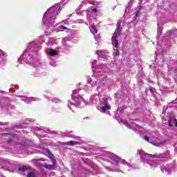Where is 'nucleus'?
<instances>
[{
	"instance_id": "5701e85b",
	"label": "nucleus",
	"mask_w": 177,
	"mask_h": 177,
	"mask_svg": "<svg viewBox=\"0 0 177 177\" xmlns=\"http://www.w3.org/2000/svg\"><path fill=\"white\" fill-rule=\"evenodd\" d=\"M91 32H92V34L95 35V34H97V29L96 28V27L94 26V24L93 26H91Z\"/></svg>"
},
{
	"instance_id": "20e7f679",
	"label": "nucleus",
	"mask_w": 177,
	"mask_h": 177,
	"mask_svg": "<svg viewBox=\"0 0 177 177\" xmlns=\"http://www.w3.org/2000/svg\"><path fill=\"white\" fill-rule=\"evenodd\" d=\"M90 104H98L100 103V106L97 109L102 113H105L111 109V106H110L109 103V98L106 97H103L101 100L100 94H95L94 95H91L89 101Z\"/></svg>"
},
{
	"instance_id": "f8f14e48",
	"label": "nucleus",
	"mask_w": 177,
	"mask_h": 177,
	"mask_svg": "<svg viewBox=\"0 0 177 177\" xmlns=\"http://www.w3.org/2000/svg\"><path fill=\"white\" fill-rule=\"evenodd\" d=\"M53 164H44V167L47 169H55L57 167V162L56 158L52 159Z\"/></svg>"
},
{
	"instance_id": "de8ad7c7",
	"label": "nucleus",
	"mask_w": 177,
	"mask_h": 177,
	"mask_svg": "<svg viewBox=\"0 0 177 177\" xmlns=\"http://www.w3.org/2000/svg\"><path fill=\"white\" fill-rule=\"evenodd\" d=\"M84 2H82L81 6L84 5Z\"/></svg>"
},
{
	"instance_id": "dca6fc26",
	"label": "nucleus",
	"mask_w": 177,
	"mask_h": 177,
	"mask_svg": "<svg viewBox=\"0 0 177 177\" xmlns=\"http://www.w3.org/2000/svg\"><path fill=\"white\" fill-rule=\"evenodd\" d=\"M21 100L24 101V102L30 104V102H32V101H37L38 98H36L35 97H28L24 95L21 97Z\"/></svg>"
},
{
	"instance_id": "8fccbe9b",
	"label": "nucleus",
	"mask_w": 177,
	"mask_h": 177,
	"mask_svg": "<svg viewBox=\"0 0 177 177\" xmlns=\"http://www.w3.org/2000/svg\"><path fill=\"white\" fill-rule=\"evenodd\" d=\"M162 61H165V58L162 59Z\"/></svg>"
},
{
	"instance_id": "4be33fe9",
	"label": "nucleus",
	"mask_w": 177,
	"mask_h": 177,
	"mask_svg": "<svg viewBox=\"0 0 177 177\" xmlns=\"http://www.w3.org/2000/svg\"><path fill=\"white\" fill-rule=\"evenodd\" d=\"M82 141H67L65 142L66 145H70V146H73V145H81Z\"/></svg>"
},
{
	"instance_id": "0eeeda50",
	"label": "nucleus",
	"mask_w": 177,
	"mask_h": 177,
	"mask_svg": "<svg viewBox=\"0 0 177 177\" xmlns=\"http://www.w3.org/2000/svg\"><path fill=\"white\" fill-rule=\"evenodd\" d=\"M121 32V21H118L117 23V28L111 38V42L113 48V55H120V50H118V37H120Z\"/></svg>"
},
{
	"instance_id": "5fc2aeb1",
	"label": "nucleus",
	"mask_w": 177,
	"mask_h": 177,
	"mask_svg": "<svg viewBox=\"0 0 177 177\" xmlns=\"http://www.w3.org/2000/svg\"><path fill=\"white\" fill-rule=\"evenodd\" d=\"M176 126H177V123L176 124Z\"/></svg>"
},
{
	"instance_id": "2eb2a0df",
	"label": "nucleus",
	"mask_w": 177,
	"mask_h": 177,
	"mask_svg": "<svg viewBox=\"0 0 177 177\" xmlns=\"http://www.w3.org/2000/svg\"><path fill=\"white\" fill-rule=\"evenodd\" d=\"M6 139L8 140V142H11V141H16L18 140V137L16 134H6Z\"/></svg>"
},
{
	"instance_id": "b1692460",
	"label": "nucleus",
	"mask_w": 177,
	"mask_h": 177,
	"mask_svg": "<svg viewBox=\"0 0 177 177\" xmlns=\"http://www.w3.org/2000/svg\"><path fill=\"white\" fill-rule=\"evenodd\" d=\"M46 153H48V156L50 158H51V159H52V161H53V157H54L53 153H51V152L49 151V149H46Z\"/></svg>"
},
{
	"instance_id": "37998d69",
	"label": "nucleus",
	"mask_w": 177,
	"mask_h": 177,
	"mask_svg": "<svg viewBox=\"0 0 177 177\" xmlns=\"http://www.w3.org/2000/svg\"><path fill=\"white\" fill-rule=\"evenodd\" d=\"M174 146L175 147V151H177V145H176V144H175V145H174Z\"/></svg>"
},
{
	"instance_id": "a19ab883",
	"label": "nucleus",
	"mask_w": 177,
	"mask_h": 177,
	"mask_svg": "<svg viewBox=\"0 0 177 177\" xmlns=\"http://www.w3.org/2000/svg\"><path fill=\"white\" fill-rule=\"evenodd\" d=\"M40 75H39V73H38V71H36V74L35 75V76H39Z\"/></svg>"
},
{
	"instance_id": "9b49d317",
	"label": "nucleus",
	"mask_w": 177,
	"mask_h": 177,
	"mask_svg": "<svg viewBox=\"0 0 177 177\" xmlns=\"http://www.w3.org/2000/svg\"><path fill=\"white\" fill-rule=\"evenodd\" d=\"M176 165H160V169L163 174H169L171 172L172 168Z\"/></svg>"
},
{
	"instance_id": "79ce46f5",
	"label": "nucleus",
	"mask_w": 177,
	"mask_h": 177,
	"mask_svg": "<svg viewBox=\"0 0 177 177\" xmlns=\"http://www.w3.org/2000/svg\"><path fill=\"white\" fill-rule=\"evenodd\" d=\"M87 82H88V83H91L92 80L91 78H89V79H87Z\"/></svg>"
},
{
	"instance_id": "2f4dec72",
	"label": "nucleus",
	"mask_w": 177,
	"mask_h": 177,
	"mask_svg": "<svg viewBox=\"0 0 177 177\" xmlns=\"http://www.w3.org/2000/svg\"><path fill=\"white\" fill-rule=\"evenodd\" d=\"M34 120L32 119L31 120H25V124H28L29 122H33Z\"/></svg>"
},
{
	"instance_id": "a878e982",
	"label": "nucleus",
	"mask_w": 177,
	"mask_h": 177,
	"mask_svg": "<svg viewBox=\"0 0 177 177\" xmlns=\"http://www.w3.org/2000/svg\"><path fill=\"white\" fill-rule=\"evenodd\" d=\"M64 30H67V27L64 26H59V27H58V31H64Z\"/></svg>"
},
{
	"instance_id": "aec40b11",
	"label": "nucleus",
	"mask_w": 177,
	"mask_h": 177,
	"mask_svg": "<svg viewBox=\"0 0 177 177\" xmlns=\"http://www.w3.org/2000/svg\"><path fill=\"white\" fill-rule=\"evenodd\" d=\"M70 42L68 38H64L62 39V45L64 46L65 49H68L69 46H68V43Z\"/></svg>"
},
{
	"instance_id": "72a5a7b5",
	"label": "nucleus",
	"mask_w": 177,
	"mask_h": 177,
	"mask_svg": "<svg viewBox=\"0 0 177 177\" xmlns=\"http://www.w3.org/2000/svg\"><path fill=\"white\" fill-rule=\"evenodd\" d=\"M21 146H28L27 142H21Z\"/></svg>"
},
{
	"instance_id": "e433bc0d",
	"label": "nucleus",
	"mask_w": 177,
	"mask_h": 177,
	"mask_svg": "<svg viewBox=\"0 0 177 177\" xmlns=\"http://www.w3.org/2000/svg\"><path fill=\"white\" fill-rule=\"evenodd\" d=\"M171 104H177V98L171 102Z\"/></svg>"
},
{
	"instance_id": "1a4fd4ad",
	"label": "nucleus",
	"mask_w": 177,
	"mask_h": 177,
	"mask_svg": "<svg viewBox=\"0 0 177 177\" xmlns=\"http://www.w3.org/2000/svg\"><path fill=\"white\" fill-rule=\"evenodd\" d=\"M118 121L119 123H123L125 126H127V127H128L129 129H132L136 132L142 133V131H143L142 127L138 126V124H136V123L131 122L130 123V124H129L127 122H124L123 120H122V119H119L118 120Z\"/></svg>"
},
{
	"instance_id": "4c0bfd02",
	"label": "nucleus",
	"mask_w": 177,
	"mask_h": 177,
	"mask_svg": "<svg viewBox=\"0 0 177 177\" xmlns=\"http://www.w3.org/2000/svg\"><path fill=\"white\" fill-rule=\"evenodd\" d=\"M140 12L139 10L137 11V13L136 14V19H137L138 15H139Z\"/></svg>"
},
{
	"instance_id": "09e8293b",
	"label": "nucleus",
	"mask_w": 177,
	"mask_h": 177,
	"mask_svg": "<svg viewBox=\"0 0 177 177\" xmlns=\"http://www.w3.org/2000/svg\"><path fill=\"white\" fill-rule=\"evenodd\" d=\"M174 72H175L176 73H177V69H175V70H174Z\"/></svg>"
},
{
	"instance_id": "603ef678",
	"label": "nucleus",
	"mask_w": 177,
	"mask_h": 177,
	"mask_svg": "<svg viewBox=\"0 0 177 177\" xmlns=\"http://www.w3.org/2000/svg\"><path fill=\"white\" fill-rule=\"evenodd\" d=\"M158 51H156V54H157Z\"/></svg>"
},
{
	"instance_id": "473e14b6",
	"label": "nucleus",
	"mask_w": 177,
	"mask_h": 177,
	"mask_svg": "<svg viewBox=\"0 0 177 177\" xmlns=\"http://www.w3.org/2000/svg\"><path fill=\"white\" fill-rule=\"evenodd\" d=\"M91 11L96 12H97V10L96 9V8H91Z\"/></svg>"
},
{
	"instance_id": "bb28decb",
	"label": "nucleus",
	"mask_w": 177,
	"mask_h": 177,
	"mask_svg": "<svg viewBox=\"0 0 177 177\" xmlns=\"http://www.w3.org/2000/svg\"><path fill=\"white\" fill-rule=\"evenodd\" d=\"M26 169H28V167L26 165H23L22 167H19V171H26Z\"/></svg>"
},
{
	"instance_id": "f3484780",
	"label": "nucleus",
	"mask_w": 177,
	"mask_h": 177,
	"mask_svg": "<svg viewBox=\"0 0 177 177\" xmlns=\"http://www.w3.org/2000/svg\"><path fill=\"white\" fill-rule=\"evenodd\" d=\"M154 157H157L158 158H165L169 157L170 152L165 151V153H160V154H154Z\"/></svg>"
},
{
	"instance_id": "a211bd4d",
	"label": "nucleus",
	"mask_w": 177,
	"mask_h": 177,
	"mask_svg": "<svg viewBox=\"0 0 177 177\" xmlns=\"http://www.w3.org/2000/svg\"><path fill=\"white\" fill-rule=\"evenodd\" d=\"M0 106H1V108H7V109H9L8 100L2 98L0 101Z\"/></svg>"
},
{
	"instance_id": "58836bf2",
	"label": "nucleus",
	"mask_w": 177,
	"mask_h": 177,
	"mask_svg": "<svg viewBox=\"0 0 177 177\" xmlns=\"http://www.w3.org/2000/svg\"><path fill=\"white\" fill-rule=\"evenodd\" d=\"M145 141H147V142L149 141V137H145Z\"/></svg>"
},
{
	"instance_id": "7c9ffc66",
	"label": "nucleus",
	"mask_w": 177,
	"mask_h": 177,
	"mask_svg": "<svg viewBox=\"0 0 177 177\" xmlns=\"http://www.w3.org/2000/svg\"><path fill=\"white\" fill-rule=\"evenodd\" d=\"M168 125L170 127H172L174 126L173 123H171V120H168Z\"/></svg>"
},
{
	"instance_id": "3c124183",
	"label": "nucleus",
	"mask_w": 177,
	"mask_h": 177,
	"mask_svg": "<svg viewBox=\"0 0 177 177\" xmlns=\"http://www.w3.org/2000/svg\"><path fill=\"white\" fill-rule=\"evenodd\" d=\"M1 177H6V176H3V175H1Z\"/></svg>"
},
{
	"instance_id": "864d4df0",
	"label": "nucleus",
	"mask_w": 177,
	"mask_h": 177,
	"mask_svg": "<svg viewBox=\"0 0 177 177\" xmlns=\"http://www.w3.org/2000/svg\"><path fill=\"white\" fill-rule=\"evenodd\" d=\"M106 168V169H109V168L107 167Z\"/></svg>"
},
{
	"instance_id": "a18cd8bd",
	"label": "nucleus",
	"mask_w": 177,
	"mask_h": 177,
	"mask_svg": "<svg viewBox=\"0 0 177 177\" xmlns=\"http://www.w3.org/2000/svg\"><path fill=\"white\" fill-rule=\"evenodd\" d=\"M45 35H46V37H48L50 34H49V32H46Z\"/></svg>"
},
{
	"instance_id": "423d86ee",
	"label": "nucleus",
	"mask_w": 177,
	"mask_h": 177,
	"mask_svg": "<svg viewBox=\"0 0 177 177\" xmlns=\"http://www.w3.org/2000/svg\"><path fill=\"white\" fill-rule=\"evenodd\" d=\"M138 151L144 164H149L151 168H157V167L160 165L161 160H153L151 158L152 154H147L145 151H142V149H140V151Z\"/></svg>"
},
{
	"instance_id": "ddd939ff",
	"label": "nucleus",
	"mask_w": 177,
	"mask_h": 177,
	"mask_svg": "<svg viewBox=\"0 0 177 177\" xmlns=\"http://www.w3.org/2000/svg\"><path fill=\"white\" fill-rule=\"evenodd\" d=\"M7 55L6 53L0 50V66L5 65Z\"/></svg>"
},
{
	"instance_id": "f03ea898",
	"label": "nucleus",
	"mask_w": 177,
	"mask_h": 177,
	"mask_svg": "<svg viewBox=\"0 0 177 177\" xmlns=\"http://www.w3.org/2000/svg\"><path fill=\"white\" fill-rule=\"evenodd\" d=\"M60 5L59 3H56L51 8H49L48 10L44 13L43 17V23L45 26L48 27H53L55 25V20H56V17L57 15H59V11L60 10Z\"/></svg>"
},
{
	"instance_id": "4468645a",
	"label": "nucleus",
	"mask_w": 177,
	"mask_h": 177,
	"mask_svg": "<svg viewBox=\"0 0 177 177\" xmlns=\"http://www.w3.org/2000/svg\"><path fill=\"white\" fill-rule=\"evenodd\" d=\"M99 57L101 58H107V55L109 54V51L107 50H98L96 51Z\"/></svg>"
},
{
	"instance_id": "9d476101",
	"label": "nucleus",
	"mask_w": 177,
	"mask_h": 177,
	"mask_svg": "<svg viewBox=\"0 0 177 177\" xmlns=\"http://www.w3.org/2000/svg\"><path fill=\"white\" fill-rule=\"evenodd\" d=\"M35 134L40 136L41 137H46L47 133L50 132L48 129H39V127H35Z\"/></svg>"
},
{
	"instance_id": "39448f33",
	"label": "nucleus",
	"mask_w": 177,
	"mask_h": 177,
	"mask_svg": "<svg viewBox=\"0 0 177 177\" xmlns=\"http://www.w3.org/2000/svg\"><path fill=\"white\" fill-rule=\"evenodd\" d=\"M79 91L80 90H73L71 95V98L75 101V102H76V104L71 103V105H72V107H71L70 104H68V107L71 111H73V112H74L73 108H77V107L83 108L84 106H85V105H87L88 104V102H86V101L84 100L83 97H82V95H80L78 94Z\"/></svg>"
},
{
	"instance_id": "c85d7f7f",
	"label": "nucleus",
	"mask_w": 177,
	"mask_h": 177,
	"mask_svg": "<svg viewBox=\"0 0 177 177\" xmlns=\"http://www.w3.org/2000/svg\"><path fill=\"white\" fill-rule=\"evenodd\" d=\"M50 64L53 66H56V65H57V62H55V61H50Z\"/></svg>"
},
{
	"instance_id": "ea45409f",
	"label": "nucleus",
	"mask_w": 177,
	"mask_h": 177,
	"mask_svg": "<svg viewBox=\"0 0 177 177\" xmlns=\"http://www.w3.org/2000/svg\"><path fill=\"white\" fill-rule=\"evenodd\" d=\"M171 35V31H168L167 32V35Z\"/></svg>"
},
{
	"instance_id": "c756f323",
	"label": "nucleus",
	"mask_w": 177,
	"mask_h": 177,
	"mask_svg": "<svg viewBox=\"0 0 177 177\" xmlns=\"http://www.w3.org/2000/svg\"><path fill=\"white\" fill-rule=\"evenodd\" d=\"M158 34L159 35H161V28H160V27H158Z\"/></svg>"
},
{
	"instance_id": "f704fd0d",
	"label": "nucleus",
	"mask_w": 177,
	"mask_h": 177,
	"mask_svg": "<svg viewBox=\"0 0 177 177\" xmlns=\"http://www.w3.org/2000/svg\"><path fill=\"white\" fill-rule=\"evenodd\" d=\"M166 111H167V107L163 106V108H162V112H166Z\"/></svg>"
},
{
	"instance_id": "7ed1b4c3",
	"label": "nucleus",
	"mask_w": 177,
	"mask_h": 177,
	"mask_svg": "<svg viewBox=\"0 0 177 177\" xmlns=\"http://www.w3.org/2000/svg\"><path fill=\"white\" fill-rule=\"evenodd\" d=\"M97 59H94L93 62H92V66H93V71L94 72V75H96L97 77L100 79V83L97 81L93 82L91 83L92 86H97V91H98L99 93H102V88H101V84H104L106 82V75H102V71H99L100 68L101 69H106V65H97V66H95V64H97Z\"/></svg>"
},
{
	"instance_id": "cd10ccee",
	"label": "nucleus",
	"mask_w": 177,
	"mask_h": 177,
	"mask_svg": "<svg viewBox=\"0 0 177 177\" xmlns=\"http://www.w3.org/2000/svg\"><path fill=\"white\" fill-rule=\"evenodd\" d=\"M27 177H37V176L32 172H29V174H28L27 175Z\"/></svg>"
},
{
	"instance_id": "393cba45",
	"label": "nucleus",
	"mask_w": 177,
	"mask_h": 177,
	"mask_svg": "<svg viewBox=\"0 0 177 177\" xmlns=\"http://www.w3.org/2000/svg\"><path fill=\"white\" fill-rule=\"evenodd\" d=\"M49 101H53V102H56V103H58V102H60V100H59V98H48Z\"/></svg>"
},
{
	"instance_id": "c9c22d12",
	"label": "nucleus",
	"mask_w": 177,
	"mask_h": 177,
	"mask_svg": "<svg viewBox=\"0 0 177 177\" xmlns=\"http://www.w3.org/2000/svg\"><path fill=\"white\" fill-rule=\"evenodd\" d=\"M46 45H53V43H51V39H49V41L46 43Z\"/></svg>"
},
{
	"instance_id": "49530a36",
	"label": "nucleus",
	"mask_w": 177,
	"mask_h": 177,
	"mask_svg": "<svg viewBox=\"0 0 177 177\" xmlns=\"http://www.w3.org/2000/svg\"><path fill=\"white\" fill-rule=\"evenodd\" d=\"M168 68H169V71H171V68H170L169 65H168Z\"/></svg>"
},
{
	"instance_id": "6e6552de",
	"label": "nucleus",
	"mask_w": 177,
	"mask_h": 177,
	"mask_svg": "<svg viewBox=\"0 0 177 177\" xmlns=\"http://www.w3.org/2000/svg\"><path fill=\"white\" fill-rule=\"evenodd\" d=\"M106 156L109 161H115L116 164H119V162H122V164L126 165L127 169L130 171L131 165L130 164H129V162L126 161V160L120 158V157H119L116 154H114L113 153H106Z\"/></svg>"
},
{
	"instance_id": "c03bdc74",
	"label": "nucleus",
	"mask_w": 177,
	"mask_h": 177,
	"mask_svg": "<svg viewBox=\"0 0 177 177\" xmlns=\"http://www.w3.org/2000/svg\"><path fill=\"white\" fill-rule=\"evenodd\" d=\"M153 145H156V146H159V145H162V142H159L158 144H153Z\"/></svg>"
},
{
	"instance_id": "6ab92c4d",
	"label": "nucleus",
	"mask_w": 177,
	"mask_h": 177,
	"mask_svg": "<svg viewBox=\"0 0 177 177\" xmlns=\"http://www.w3.org/2000/svg\"><path fill=\"white\" fill-rule=\"evenodd\" d=\"M63 136L69 137L70 138H76V140H80V137H75V136L73 134V131H68L66 133H64Z\"/></svg>"
},
{
	"instance_id": "412c9836",
	"label": "nucleus",
	"mask_w": 177,
	"mask_h": 177,
	"mask_svg": "<svg viewBox=\"0 0 177 177\" xmlns=\"http://www.w3.org/2000/svg\"><path fill=\"white\" fill-rule=\"evenodd\" d=\"M47 53L50 56L57 55V51H56V50H53V48H48V50H47Z\"/></svg>"
},
{
	"instance_id": "f257e3e1",
	"label": "nucleus",
	"mask_w": 177,
	"mask_h": 177,
	"mask_svg": "<svg viewBox=\"0 0 177 177\" xmlns=\"http://www.w3.org/2000/svg\"><path fill=\"white\" fill-rule=\"evenodd\" d=\"M44 38V37H42L40 41L29 43L25 51H24L19 58V62L29 64L33 65V66L38 65L39 61L36 59L35 57L37 55V52L41 49L42 44L45 42Z\"/></svg>"
}]
</instances>
